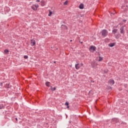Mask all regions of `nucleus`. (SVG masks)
<instances>
[{"label": "nucleus", "instance_id": "obj_29", "mask_svg": "<svg viewBox=\"0 0 128 128\" xmlns=\"http://www.w3.org/2000/svg\"><path fill=\"white\" fill-rule=\"evenodd\" d=\"M10 88V86H8V88Z\"/></svg>", "mask_w": 128, "mask_h": 128}, {"label": "nucleus", "instance_id": "obj_30", "mask_svg": "<svg viewBox=\"0 0 128 128\" xmlns=\"http://www.w3.org/2000/svg\"><path fill=\"white\" fill-rule=\"evenodd\" d=\"M54 64H56V62L55 61L54 62Z\"/></svg>", "mask_w": 128, "mask_h": 128}, {"label": "nucleus", "instance_id": "obj_16", "mask_svg": "<svg viewBox=\"0 0 128 128\" xmlns=\"http://www.w3.org/2000/svg\"><path fill=\"white\" fill-rule=\"evenodd\" d=\"M52 86H51V88H52L51 90H52V92H54V90H56V87H54V88H53V90H52Z\"/></svg>", "mask_w": 128, "mask_h": 128}, {"label": "nucleus", "instance_id": "obj_4", "mask_svg": "<svg viewBox=\"0 0 128 128\" xmlns=\"http://www.w3.org/2000/svg\"><path fill=\"white\" fill-rule=\"evenodd\" d=\"M102 34L103 36H106V35L108 34V31L106 30H102Z\"/></svg>", "mask_w": 128, "mask_h": 128}, {"label": "nucleus", "instance_id": "obj_13", "mask_svg": "<svg viewBox=\"0 0 128 128\" xmlns=\"http://www.w3.org/2000/svg\"><path fill=\"white\" fill-rule=\"evenodd\" d=\"M52 11L49 10V14H48V16H52Z\"/></svg>", "mask_w": 128, "mask_h": 128}, {"label": "nucleus", "instance_id": "obj_17", "mask_svg": "<svg viewBox=\"0 0 128 128\" xmlns=\"http://www.w3.org/2000/svg\"><path fill=\"white\" fill-rule=\"evenodd\" d=\"M64 6H66V4H68V1H66L64 4Z\"/></svg>", "mask_w": 128, "mask_h": 128}, {"label": "nucleus", "instance_id": "obj_32", "mask_svg": "<svg viewBox=\"0 0 128 128\" xmlns=\"http://www.w3.org/2000/svg\"><path fill=\"white\" fill-rule=\"evenodd\" d=\"M92 82H94V81H92Z\"/></svg>", "mask_w": 128, "mask_h": 128}, {"label": "nucleus", "instance_id": "obj_26", "mask_svg": "<svg viewBox=\"0 0 128 128\" xmlns=\"http://www.w3.org/2000/svg\"><path fill=\"white\" fill-rule=\"evenodd\" d=\"M67 108H70V106H68V105L67 106Z\"/></svg>", "mask_w": 128, "mask_h": 128}, {"label": "nucleus", "instance_id": "obj_6", "mask_svg": "<svg viewBox=\"0 0 128 128\" xmlns=\"http://www.w3.org/2000/svg\"><path fill=\"white\" fill-rule=\"evenodd\" d=\"M108 84H110V86H113V84H114V80H108Z\"/></svg>", "mask_w": 128, "mask_h": 128}, {"label": "nucleus", "instance_id": "obj_5", "mask_svg": "<svg viewBox=\"0 0 128 128\" xmlns=\"http://www.w3.org/2000/svg\"><path fill=\"white\" fill-rule=\"evenodd\" d=\"M120 34H124V26H122L120 28Z\"/></svg>", "mask_w": 128, "mask_h": 128}, {"label": "nucleus", "instance_id": "obj_21", "mask_svg": "<svg viewBox=\"0 0 128 128\" xmlns=\"http://www.w3.org/2000/svg\"><path fill=\"white\" fill-rule=\"evenodd\" d=\"M28 58V56H24V58L26 59V58Z\"/></svg>", "mask_w": 128, "mask_h": 128}, {"label": "nucleus", "instance_id": "obj_7", "mask_svg": "<svg viewBox=\"0 0 128 128\" xmlns=\"http://www.w3.org/2000/svg\"><path fill=\"white\" fill-rule=\"evenodd\" d=\"M31 46H36V40H31Z\"/></svg>", "mask_w": 128, "mask_h": 128}, {"label": "nucleus", "instance_id": "obj_23", "mask_svg": "<svg viewBox=\"0 0 128 128\" xmlns=\"http://www.w3.org/2000/svg\"><path fill=\"white\" fill-rule=\"evenodd\" d=\"M36 2H40V0H36Z\"/></svg>", "mask_w": 128, "mask_h": 128}, {"label": "nucleus", "instance_id": "obj_18", "mask_svg": "<svg viewBox=\"0 0 128 128\" xmlns=\"http://www.w3.org/2000/svg\"><path fill=\"white\" fill-rule=\"evenodd\" d=\"M102 58L100 56V59H99L98 61H99V62H100V61H102Z\"/></svg>", "mask_w": 128, "mask_h": 128}, {"label": "nucleus", "instance_id": "obj_22", "mask_svg": "<svg viewBox=\"0 0 128 128\" xmlns=\"http://www.w3.org/2000/svg\"><path fill=\"white\" fill-rule=\"evenodd\" d=\"M91 65L92 68H94V64H92Z\"/></svg>", "mask_w": 128, "mask_h": 128}, {"label": "nucleus", "instance_id": "obj_2", "mask_svg": "<svg viewBox=\"0 0 128 128\" xmlns=\"http://www.w3.org/2000/svg\"><path fill=\"white\" fill-rule=\"evenodd\" d=\"M38 4H34L32 6V8L33 10H38Z\"/></svg>", "mask_w": 128, "mask_h": 128}, {"label": "nucleus", "instance_id": "obj_3", "mask_svg": "<svg viewBox=\"0 0 128 128\" xmlns=\"http://www.w3.org/2000/svg\"><path fill=\"white\" fill-rule=\"evenodd\" d=\"M112 34H115V37L116 38H118V36L116 34L118 32V29H113L112 30Z\"/></svg>", "mask_w": 128, "mask_h": 128}, {"label": "nucleus", "instance_id": "obj_1", "mask_svg": "<svg viewBox=\"0 0 128 128\" xmlns=\"http://www.w3.org/2000/svg\"><path fill=\"white\" fill-rule=\"evenodd\" d=\"M96 46H90V52H96Z\"/></svg>", "mask_w": 128, "mask_h": 128}, {"label": "nucleus", "instance_id": "obj_14", "mask_svg": "<svg viewBox=\"0 0 128 128\" xmlns=\"http://www.w3.org/2000/svg\"><path fill=\"white\" fill-rule=\"evenodd\" d=\"M46 86H50V82H46Z\"/></svg>", "mask_w": 128, "mask_h": 128}, {"label": "nucleus", "instance_id": "obj_28", "mask_svg": "<svg viewBox=\"0 0 128 128\" xmlns=\"http://www.w3.org/2000/svg\"><path fill=\"white\" fill-rule=\"evenodd\" d=\"M16 120H18V118H16Z\"/></svg>", "mask_w": 128, "mask_h": 128}, {"label": "nucleus", "instance_id": "obj_15", "mask_svg": "<svg viewBox=\"0 0 128 128\" xmlns=\"http://www.w3.org/2000/svg\"><path fill=\"white\" fill-rule=\"evenodd\" d=\"M4 52L5 54H8V50H4Z\"/></svg>", "mask_w": 128, "mask_h": 128}, {"label": "nucleus", "instance_id": "obj_25", "mask_svg": "<svg viewBox=\"0 0 128 128\" xmlns=\"http://www.w3.org/2000/svg\"><path fill=\"white\" fill-rule=\"evenodd\" d=\"M121 124H126V123H124V122H121Z\"/></svg>", "mask_w": 128, "mask_h": 128}, {"label": "nucleus", "instance_id": "obj_33", "mask_svg": "<svg viewBox=\"0 0 128 128\" xmlns=\"http://www.w3.org/2000/svg\"><path fill=\"white\" fill-rule=\"evenodd\" d=\"M56 50H58V48H56Z\"/></svg>", "mask_w": 128, "mask_h": 128}, {"label": "nucleus", "instance_id": "obj_24", "mask_svg": "<svg viewBox=\"0 0 128 128\" xmlns=\"http://www.w3.org/2000/svg\"><path fill=\"white\" fill-rule=\"evenodd\" d=\"M123 22H126V20H123Z\"/></svg>", "mask_w": 128, "mask_h": 128}, {"label": "nucleus", "instance_id": "obj_11", "mask_svg": "<svg viewBox=\"0 0 128 128\" xmlns=\"http://www.w3.org/2000/svg\"><path fill=\"white\" fill-rule=\"evenodd\" d=\"M80 10H82L84 8V4H80L79 6Z\"/></svg>", "mask_w": 128, "mask_h": 128}, {"label": "nucleus", "instance_id": "obj_35", "mask_svg": "<svg viewBox=\"0 0 128 128\" xmlns=\"http://www.w3.org/2000/svg\"><path fill=\"white\" fill-rule=\"evenodd\" d=\"M1 84H2V83H1Z\"/></svg>", "mask_w": 128, "mask_h": 128}, {"label": "nucleus", "instance_id": "obj_8", "mask_svg": "<svg viewBox=\"0 0 128 128\" xmlns=\"http://www.w3.org/2000/svg\"><path fill=\"white\" fill-rule=\"evenodd\" d=\"M40 4L42 6H46V2L44 0H42Z\"/></svg>", "mask_w": 128, "mask_h": 128}, {"label": "nucleus", "instance_id": "obj_31", "mask_svg": "<svg viewBox=\"0 0 128 128\" xmlns=\"http://www.w3.org/2000/svg\"><path fill=\"white\" fill-rule=\"evenodd\" d=\"M70 42H72V40H70Z\"/></svg>", "mask_w": 128, "mask_h": 128}, {"label": "nucleus", "instance_id": "obj_12", "mask_svg": "<svg viewBox=\"0 0 128 128\" xmlns=\"http://www.w3.org/2000/svg\"><path fill=\"white\" fill-rule=\"evenodd\" d=\"M4 108V104H0V110H2Z\"/></svg>", "mask_w": 128, "mask_h": 128}, {"label": "nucleus", "instance_id": "obj_20", "mask_svg": "<svg viewBox=\"0 0 128 128\" xmlns=\"http://www.w3.org/2000/svg\"><path fill=\"white\" fill-rule=\"evenodd\" d=\"M65 106H68V102H66L65 103Z\"/></svg>", "mask_w": 128, "mask_h": 128}, {"label": "nucleus", "instance_id": "obj_9", "mask_svg": "<svg viewBox=\"0 0 128 128\" xmlns=\"http://www.w3.org/2000/svg\"><path fill=\"white\" fill-rule=\"evenodd\" d=\"M80 68V66L79 64H76L75 68L76 70H79Z\"/></svg>", "mask_w": 128, "mask_h": 128}, {"label": "nucleus", "instance_id": "obj_27", "mask_svg": "<svg viewBox=\"0 0 128 128\" xmlns=\"http://www.w3.org/2000/svg\"><path fill=\"white\" fill-rule=\"evenodd\" d=\"M81 66H84V64L82 63H81Z\"/></svg>", "mask_w": 128, "mask_h": 128}, {"label": "nucleus", "instance_id": "obj_19", "mask_svg": "<svg viewBox=\"0 0 128 128\" xmlns=\"http://www.w3.org/2000/svg\"><path fill=\"white\" fill-rule=\"evenodd\" d=\"M114 120H116V122H118V119L114 118Z\"/></svg>", "mask_w": 128, "mask_h": 128}, {"label": "nucleus", "instance_id": "obj_10", "mask_svg": "<svg viewBox=\"0 0 128 128\" xmlns=\"http://www.w3.org/2000/svg\"><path fill=\"white\" fill-rule=\"evenodd\" d=\"M116 44L114 43H110L108 44L109 46H110V48H112V46H114Z\"/></svg>", "mask_w": 128, "mask_h": 128}, {"label": "nucleus", "instance_id": "obj_34", "mask_svg": "<svg viewBox=\"0 0 128 128\" xmlns=\"http://www.w3.org/2000/svg\"><path fill=\"white\" fill-rule=\"evenodd\" d=\"M81 44H82V42H81Z\"/></svg>", "mask_w": 128, "mask_h": 128}]
</instances>
